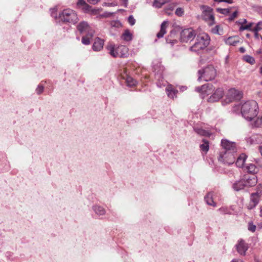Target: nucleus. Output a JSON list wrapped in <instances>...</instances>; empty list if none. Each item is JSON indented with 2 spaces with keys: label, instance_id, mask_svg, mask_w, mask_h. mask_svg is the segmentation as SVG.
<instances>
[{
  "label": "nucleus",
  "instance_id": "obj_1",
  "mask_svg": "<svg viewBox=\"0 0 262 262\" xmlns=\"http://www.w3.org/2000/svg\"><path fill=\"white\" fill-rule=\"evenodd\" d=\"M258 108V105L255 101H248L242 105L241 113L246 119L251 121L257 115Z\"/></svg>",
  "mask_w": 262,
  "mask_h": 262
},
{
  "label": "nucleus",
  "instance_id": "obj_2",
  "mask_svg": "<svg viewBox=\"0 0 262 262\" xmlns=\"http://www.w3.org/2000/svg\"><path fill=\"white\" fill-rule=\"evenodd\" d=\"M210 37L205 33H201L197 35L194 43L189 48L190 51L200 53L205 50L209 45Z\"/></svg>",
  "mask_w": 262,
  "mask_h": 262
},
{
  "label": "nucleus",
  "instance_id": "obj_3",
  "mask_svg": "<svg viewBox=\"0 0 262 262\" xmlns=\"http://www.w3.org/2000/svg\"><path fill=\"white\" fill-rule=\"evenodd\" d=\"M107 49L109 53L113 57H126L128 55V49L125 46H119L116 49L112 44L107 45Z\"/></svg>",
  "mask_w": 262,
  "mask_h": 262
},
{
  "label": "nucleus",
  "instance_id": "obj_4",
  "mask_svg": "<svg viewBox=\"0 0 262 262\" xmlns=\"http://www.w3.org/2000/svg\"><path fill=\"white\" fill-rule=\"evenodd\" d=\"M199 75L198 80L203 78L205 81H210L214 79L216 75V71L214 67L209 65L198 71Z\"/></svg>",
  "mask_w": 262,
  "mask_h": 262
},
{
  "label": "nucleus",
  "instance_id": "obj_5",
  "mask_svg": "<svg viewBox=\"0 0 262 262\" xmlns=\"http://www.w3.org/2000/svg\"><path fill=\"white\" fill-rule=\"evenodd\" d=\"M59 18L64 23L75 24L78 20L76 13L70 9H66L59 14Z\"/></svg>",
  "mask_w": 262,
  "mask_h": 262
},
{
  "label": "nucleus",
  "instance_id": "obj_6",
  "mask_svg": "<svg viewBox=\"0 0 262 262\" xmlns=\"http://www.w3.org/2000/svg\"><path fill=\"white\" fill-rule=\"evenodd\" d=\"M202 18L209 26H211L215 24V18L213 12V9L207 6L203 7Z\"/></svg>",
  "mask_w": 262,
  "mask_h": 262
},
{
  "label": "nucleus",
  "instance_id": "obj_7",
  "mask_svg": "<svg viewBox=\"0 0 262 262\" xmlns=\"http://www.w3.org/2000/svg\"><path fill=\"white\" fill-rule=\"evenodd\" d=\"M195 31L190 28L183 30L180 33V41L182 42H188L192 41L195 37Z\"/></svg>",
  "mask_w": 262,
  "mask_h": 262
},
{
  "label": "nucleus",
  "instance_id": "obj_8",
  "mask_svg": "<svg viewBox=\"0 0 262 262\" xmlns=\"http://www.w3.org/2000/svg\"><path fill=\"white\" fill-rule=\"evenodd\" d=\"M77 30L80 34L85 33L90 36H93L95 33L94 30L85 21L80 22L76 27Z\"/></svg>",
  "mask_w": 262,
  "mask_h": 262
},
{
  "label": "nucleus",
  "instance_id": "obj_9",
  "mask_svg": "<svg viewBox=\"0 0 262 262\" xmlns=\"http://www.w3.org/2000/svg\"><path fill=\"white\" fill-rule=\"evenodd\" d=\"M235 152L222 151L220 154L219 160L224 163L230 165L235 162V156L234 154Z\"/></svg>",
  "mask_w": 262,
  "mask_h": 262
},
{
  "label": "nucleus",
  "instance_id": "obj_10",
  "mask_svg": "<svg viewBox=\"0 0 262 262\" xmlns=\"http://www.w3.org/2000/svg\"><path fill=\"white\" fill-rule=\"evenodd\" d=\"M242 98V93L234 88L230 89L227 94V99L229 102L239 100Z\"/></svg>",
  "mask_w": 262,
  "mask_h": 262
},
{
  "label": "nucleus",
  "instance_id": "obj_11",
  "mask_svg": "<svg viewBox=\"0 0 262 262\" xmlns=\"http://www.w3.org/2000/svg\"><path fill=\"white\" fill-rule=\"evenodd\" d=\"M221 145L225 150L224 151L236 152V144L234 142L223 139L221 141Z\"/></svg>",
  "mask_w": 262,
  "mask_h": 262
},
{
  "label": "nucleus",
  "instance_id": "obj_12",
  "mask_svg": "<svg viewBox=\"0 0 262 262\" xmlns=\"http://www.w3.org/2000/svg\"><path fill=\"white\" fill-rule=\"evenodd\" d=\"M236 248L238 253L241 255H245L246 251L248 250L249 247L248 244L243 239L238 241L236 245Z\"/></svg>",
  "mask_w": 262,
  "mask_h": 262
},
{
  "label": "nucleus",
  "instance_id": "obj_13",
  "mask_svg": "<svg viewBox=\"0 0 262 262\" xmlns=\"http://www.w3.org/2000/svg\"><path fill=\"white\" fill-rule=\"evenodd\" d=\"M196 90L198 92L207 95L212 94L214 91L212 84L209 83L204 84L201 87H198Z\"/></svg>",
  "mask_w": 262,
  "mask_h": 262
},
{
  "label": "nucleus",
  "instance_id": "obj_14",
  "mask_svg": "<svg viewBox=\"0 0 262 262\" xmlns=\"http://www.w3.org/2000/svg\"><path fill=\"white\" fill-rule=\"evenodd\" d=\"M224 91L222 88H218L214 92L213 91L212 95L209 98V102H215L219 101L224 95Z\"/></svg>",
  "mask_w": 262,
  "mask_h": 262
},
{
  "label": "nucleus",
  "instance_id": "obj_15",
  "mask_svg": "<svg viewBox=\"0 0 262 262\" xmlns=\"http://www.w3.org/2000/svg\"><path fill=\"white\" fill-rule=\"evenodd\" d=\"M260 198L258 197L257 195L252 193L250 194V201L247 204V208L249 210H251L255 208L258 204Z\"/></svg>",
  "mask_w": 262,
  "mask_h": 262
},
{
  "label": "nucleus",
  "instance_id": "obj_16",
  "mask_svg": "<svg viewBox=\"0 0 262 262\" xmlns=\"http://www.w3.org/2000/svg\"><path fill=\"white\" fill-rule=\"evenodd\" d=\"M243 180L247 187L255 185L257 182L256 177L254 174L245 176Z\"/></svg>",
  "mask_w": 262,
  "mask_h": 262
},
{
  "label": "nucleus",
  "instance_id": "obj_17",
  "mask_svg": "<svg viewBox=\"0 0 262 262\" xmlns=\"http://www.w3.org/2000/svg\"><path fill=\"white\" fill-rule=\"evenodd\" d=\"M166 91L169 98L173 99L177 97L178 90L173 85L168 84L166 88Z\"/></svg>",
  "mask_w": 262,
  "mask_h": 262
},
{
  "label": "nucleus",
  "instance_id": "obj_18",
  "mask_svg": "<svg viewBox=\"0 0 262 262\" xmlns=\"http://www.w3.org/2000/svg\"><path fill=\"white\" fill-rule=\"evenodd\" d=\"M104 41L100 38H96L95 39L93 45V49L95 51H99L103 47Z\"/></svg>",
  "mask_w": 262,
  "mask_h": 262
},
{
  "label": "nucleus",
  "instance_id": "obj_19",
  "mask_svg": "<svg viewBox=\"0 0 262 262\" xmlns=\"http://www.w3.org/2000/svg\"><path fill=\"white\" fill-rule=\"evenodd\" d=\"M215 194H214L212 192H209L207 194L206 196L205 197V200L206 203L210 206H212L213 207H216V204L214 201V196Z\"/></svg>",
  "mask_w": 262,
  "mask_h": 262
},
{
  "label": "nucleus",
  "instance_id": "obj_20",
  "mask_svg": "<svg viewBox=\"0 0 262 262\" xmlns=\"http://www.w3.org/2000/svg\"><path fill=\"white\" fill-rule=\"evenodd\" d=\"M168 24L169 23L168 21H164L162 23L161 25L160 30L157 34V36L158 38H162L163 37L164 34H166V29L168 27Z\"/></svg>",
  "mask_w": 262,
  "mask_h": 262
},
{
  "label": "nucleus",
  "instance_id": "obj_21",
  "mask_svg": "<svg viewBox=\"0 0 262 262\" xmlns=\"http://www.w3.org/2000/svg\"><path fill=\"white\" fill-rule=\"evenodd\" d=\"M239 42L238 37L236 36L229 37L225 40L226 44L230 46H235Z\"/></svg>",
  "mask_w": 262,
  "mask_h": 262
},
{
  "label": "nucleus",
  "instance_id": "obj_22",
  "mask_svg": "<svg viewBox=\"0 0 262 262\" xmlns=\"http://www.w3.org/2000/svg\"><path fill=\"white\" fill-rule=\"evenodd\" d=\"M247 159V156L242 154L239 156L236 161V165L239 167H243L245 161Z\"/></svg>",
  "mask_w": 262,
  "mask_h": 262
},
{
  "label": "nucleus",
  "instance_id": "obj_23",
  "mask_svg": "<svg viewBox=\"0 0 262 262\" xmlns=\"http://www.w3.org/2000/svg\"><path fill=\"white\" fill-rule=\"evenodd\" d=\"M246 186V184L245 183V181L243 179L238 181L233 185V188L236 191H239L244 189Z\"/></svg>",
  "mask_w": 262,
  "mask_h": 262
},
{
  "label": "nucleus",
  "instance_id": "obj_24",
  "mask_svg": "<svg viewBox=\"0 0 262 262\" xmlns=\"http://www.w3.org/2000/svg\"><path fill=\"white\" fill-rule=\"evenodd\" d=\"M194 129L198 134L202 136L210 137L211 135V134L208 131L204 130L201 128H194Z\"/></svg>",
  "mask_w": 262,
  "mask_h": 262
},
{
  "label": "nucleus",
  "instance_id": "obj_25",
  "mask_svg": "<svg viewBox=\"0 0 262 262\" xmlns=\"http://www.w3.org/2000/svg\"><path fill=\"white\" fill-rule=\"evenodd\" d=\"M202 142L203 144L200 145V149L203 152H204L205 154H206L209 150V141L205 139H203Z\"/></svg>",
  "mask_w": 262,
  "mask_h": 262
},
{
  "label": "nucleus",
  "instance_id": "obj_26",
  "mask_svg": "<svg viewBox=\"0 0 262 262\" xmlns=\"http://www.w3.org/2000/svg\"><path fill=\"white\" fill-rule=\"evenodd\" d=\"M171 0H155L153 2V6L157 8H160L163 5L169 2Z\"/></svg>",
  "mask_w": 262,
  "mask_h": 262
},
{
  "label": "nucleus",
  "instance_id": "obj_27",
  "mask_svg": "<svg viewBox=\"0 0 262 262\" xmlns=\"http://www.w3.org/2000/svg\"><path fill=\"white\" fill-rule=\"evenodd\" d=\"M124 76L125 78V82L128 86H133L136 84V81L128 75L125 74Z\"/></svg>",
  "mask_w": 262,
  "mask_h": 262
},
{
  "label": "nucleus",
  "instance_id": "obj_28",
  "mask_svg": "<svg viewBox=\"0 0 262 262\" xmlns=\"http://www.w3.org/2000/svg\"><path fill=\"white\" fill-rule=\"evenodd\" d=\"M211 32L213 34L221 35L224 33L223 29L220 25H216L211 29Z\"/></svg>",
  "mask_w": 262,
  "mask_h": 262
},
{
  "label": "nucleus",
  "instance_id": "obj_29",
  "mask_svg": "<svg viewBox=\"0 0 262 262\" xmlns=\"http://www.w3.org/2000/svg\"><path fill=\"white\" fill-rule=\"evenodd\" d=\"M122 38L126 41H129L132 39V34L129 30H125L122 35Z\"/></svg>",
  "mask_w": 262,
  "mask_h": 262
},
{
  "label": "nucleus",
  "instance_id": "obj_30",
  "mask_svg": "<svg viewBox=\"0 0 262 262\" xmlns=\"http://www.w3.org/2000/svg\"><path fill=\"white\" fill-rule=\"evenodd\" d=\"M243 60L251 64H254L255 62L254 58L248 55H246L243 56Z\"/></svg>",
  "mask_w": 262,
  "mask_h": 262
},
{
  "label": "nucleus",
  "instance_id": "obj_31",
  "mask_svg": "<svg viewBox=\"0 0 262 262\" xmlns=\"http://www.w3.org/2000/svg\"><path fill=\"white\" fill-rule=\"evenodd\" d=\"M247 171L250 173H255L257 171L256 166L254 164H249L246 167Z\"/></svg>",
  "mask_w": 262,
  "mask_h": 262
},
{
  "label": "nucleus",
  "instance_id": "obj_32",
  "mask_svg": "<svg viewBox=\"0 0 262 262\" xmlns=\"http://www.w3.org/2000/svg\"><path fill=\"white\" fill-rule=\"evenodd\" d=\"M95 212L99 215H103L105 213V210L101 206H95L94 208Z\"/></svg>",
  "mask_w": 262,
  "mask_h": 262
},
{
  "label": "nucleus",
  "instance_id": "obj_33",
  "mask_svg": "<svg viewBox=\"0 0 262 262\" xmlns=\"http://www.w3.org/2000/svg\"><path fill=\"white\" fill-rule=\"evenodd\" d=\"M93 36H90L89 35H88V34H86L85 36H84L82 38V43L84 45H89L90 43V39Z\"/></svg>",
  "mask_w": 262,
  "mask_h": 262
},
{
  "label": "nucleus",
  "instance_id": "obj_34",
  "mask_svg": "<svg viewBox=\"0 0 262 262\" xmlns=\"http://www.w3.org/2000/svg\"><path fill=\"white\" fill-rule=\"evenodd\" d=\"M253 193L260 198L262 195V186L261 185H257L256 187V191Z\"/></svg>",
  "mask_w": 262,
  "mask_h": 262
},
{
  "label": "nucleus",
  "instance_id": "obj_35",
  "mask_svg": "<svg viewBox=\"0 0 262 262\" xmlns=\"http://www.w3.org/2000/svg\"><path fill=\"white\" fill-rule=\"evenodd\" d=\"M252 24L250 23L248 25H241V26L239 27V31H243L245 30H250L251 27H252Z\"/></svg>",
  "mask_w": 262,
  "mask_h": 262
},
{
  "label": "nucleus",
  "instance_id": "obj_36",
  "mask_svg": "<svg viewBox=\"0 0 262 262\" xmlns=\"http://www.w3.org/2000/svg\"><path fill=\"white\" fill-rule=\"evenodd\" d=\"M217 12L223 14H228L230 13V10L229 9H222L217 8Z\"/></svg>",
  "mask_w": 262,
  "mask_h": 262
},
{
  "label": "nucleus",
  "instance_id": "obj_37",
  "mask_svg": "<svg viewBox=\"0 0 262 262\" xmlns=\"http://www.w3.org/2000/svg\"><path fill=\"white\" fill-rule=\"evenodd\" d=\"M84 12L88 13L90 12L91 10V6L85 3V5L82 6L81 8Z\"/></svg>",
  "mask_w": 262,
  "mask_h": 262
},
{
  "label": "nucleus",
  "instance_id": "obj_38",
  "mask_svg": "<svg viewBox=\"0 0 262 262\" xmlns=\"http://www.w3.org/2000/svg\"><path fill=\"white\" fill-rule=\"evenodd\" d=\"M262 124V117H257L254 121V125L255 127H259Z\"/></svg>",
  "mask_w": 262,
  "mask_h": 262
},
{
  "label": "nucleus",
  "instance_id": "obj_39",
  "mask_svg": "<svg viewBox=\"0 0 262 262\" xmlns=\"http://www.w3.org/2000/svg\"><path fill=\"white\" fill-rule=\"evenodd\" d=\"M184 13V10L182 8H178L175 11V14L178 16H182Z\"/></svg>",
  "mask_w": 262,
  "mask_h": 262
},
{
  "label": "nucleus",
  "instance_id": "obj_40",
  "mask_svg": "<svg viewBox=\"0 0 262 262\" xmlns=\"http://www.w3.org/2000/svg\"><path fill=\"white\" fill-rule=\"evenodd\" d=\"M262 30V21L258 22L256 26L252 29V31H259Z\"/></svg>",
  "mask_w": 262,
  "mask_h": 262
},
{
  "label": "nucleus",
  "instance_id": "obj_41",
  "mask_svg": "<svg viewBox=\"0 0 262 262\" xmlns=\"http://www.w3.org/2000/svg\"><path fill=\"white\" fill-rule=\"evenodd\" d=\"M256 227L252 223H249L248 224V230L250 231L254 232L256 230Z\"/></svg>",
  "mask_w": 262,
  "mask_h": 262
},
{
  "label": "nucleus",
  "instance_id": "obj_42",
  "mask_svg": "<svg viewBox=\"0 0 262 262\" xmlns=\"http://www.w3.org/2000/svg\"><path fill=\"white\" fill-rule=\"evenodd\" d=\"M126 74V75H128L127 73V69L126 68H123L122 70H121V72L120 73V77L121 79H125V78L124 77H125L124 76V75Z\"/></svg>",
  "mask_w": 262,
  "mask_h": 262
},
{
  "label": "nucleus",
  "instance_id": "obj_43",
  "mask_svg": "<svg viewBox=\"0 0 262 262\" xmlns=\"http://www.w3.org/2000/svg\"><path fill=\"white\" fill-rule=\"evenodd\" d=\"M128 22L131 25H134L136 23V20L133 15H130L128 18Z\"/></svg>",
  "mask_w": 262,
  "mask_h": 262
},
{
  "label": "nucleus",
  "instance_id": "obj_44",
  "mask_svg": "<svg viewBox=\"0 0 262 262\" xmlns=\"http://www.w3.org/2000/svg\"><path fill=\"white\" fill-rule=\"evenodd\" d=\"M85 2L84 1V0H78L77 3V6L79 8H81V7L82 6H83L85 4Z\"/></svg>",
  "mask_w": 262,
  "mask_h": 262
},
{
  "label": "nucleus",
  "instance_id": "obj_45",
  "mask_svg": "<svg viewBox=\"0 0 262 262\" xmlns=\"http://www.w3.org/2000/svg\"><path fill=\"white\" fill-rule=\"evenodd\" d=\"M238 12L237 11H235L234 12L232 15L230 16V17L229 18V20L232 21L237 16Z\"/></svg>",
  "mask_w": 262,
  "mask_h": 262
},
{
  "label": "nucleus",
  "instance_id": "obj_46",
  "mask_svg": "<svg viewBox=\"0 0 262 262\" xmlns=\"http://www.w3.org/2000/svg\"><path fill=\"white\" fill-rule=\"evenodd\" d=\"M36 91L38 94H41L43 91V86L41 85H39Z\"/></svg>",
  "mask_w": 262,
  "mask_h": 262
},
{
  "label": "nucleus",
  "instance_id": "obj_47",
  "mask_svg": "<svg viewBox=\"0 0 262 262\" xmlns=\"http://www.w3.org/2000/svg\"><path fill=\"white\" fill-rule=\"evenodd\" d=\"M98 12H99L98 10L93 9L92 7H91V10L90 11V12H89V13L91 14L96 15V14H97L98 13Z\"/></svg>",
  "mask_w": 262,
  "mask_h": 262
},
{
  "label": "nucleus",
  "instance_id": "obj_48",
  "mask_svg": "<svg viewBox=\"0 0 262 262\" xmlns=\"http://www.w3.org/2000/svg\"><path fill=\"white\" fill-rule=\"evenodd\" d=\"M215 2H217L219 3L226 2L228 4H232L233 3V0H215Z\"/></svg>",
  "mask_w": 262,
  "mask_h": 262
},
{
  "label": "nucleus",
  "instance_id": "obj_49",
  "mask_svg": "<svg viewBox=\"0 0 262 262\" xmlns=\"http://www.w3.org/2000/svg\"><path fill=\"white\" fill-rule=\"evenodd\" d=\"M253 31L254 32V37H255L256 38L258 39V38H259V37H261V38L262 39V36H261V35H260V34L258 33V31Z\"/></svg>",
  "mask_w": 262,
  "mask_h": 262
},
{
  "label": "nucleus",
  "instance_id": "obj_50",
  "mask_svg": "<svg viewBox=\"0 0 262 262\" xmlns=\"http://www.w3.org/2000/svg\"><path fill=\"white\" fill-rule=\"evenodd\" d=\"M100 0H88V2L92 4H96L98 2H99Z\"/></svg>",
  "mask_w": 262,
  "mask_h": 262
},
{
  "label": "nucleus",
  "instance_id": "obj_51",
  "mask_svg": "<svg viewBox=\"0 0 262 262\" xmlns=\"http://www.w3.org/2000/svg\"><path fill=\"white\" fill-rule=\"evenodd\" d=\"M247 20L246 19H243L242 20H241L238 22V24H241V25H243L247 23Z\"/></svg>",
  "mask_w": 262,
  "mask_h": 262
},
{
  "label": "nucleus",
  "instance_id": "obj_52",
  "mask_svg": "<svg viewBox=\"0 0 262 262\" xmlns=\"http://www.w3.org/2000/svg\"><path fill=\"white\" fill-rule=\"evenodd\" d=\"M112 15V13H105L104 14H102L101 15V17H108L110 16H111Z\"/></svg>",
  "mask_w": 262,
  "mask_h": 262
},
{
  "label": "nucleus",
  "instance_id": "obj_53",
  "mask_svg": "<svg viewBox=\"0 0 262 262\" xmlns=\"http://www.w3.org/2000/svg\"><path fill=\"white\" fill-rule=\"evenodd\" d=\"M178 88L181 91H184L186 90V86H179L178 87Z\"/></svg>",
  "mask_w": 262,
  "mask_h": 262
},
{
  "label": "nucleus",
  "instance_id": "obj_54",
  "mask_svg": "<svg viewBox=\"0 0 262 262\" xmlns=\"http://www.w3.org/2000/svg\"><path fill=\"white\" fill-rule=\"evenodd\" d=\"M239 51L241 52V53H244L245 52V49L244 47H241L239 48Z\"/></svg>",
  "mask_w": 262,
  "mask_h": 262
},
{
  "label": "nucleus",
  "instance_id": "obj_55",
  "mask_svg": "<svg viewBox=\"0 0 262 262\" xmlns=\"http://www.w3.org/2000/svg\"><path fill=\"white\" fill-rule=\"evenodd\" d=\"M231 262H244V261L241 259H235L232 260Z\"/></svg>",
  "mask_w": 262,
  "mask_h": 262
},
{
  "label": "nucleus",
  "instance_id": "obj_56",
  "mask_svg": "<svg viewBox=\"0 0 262 262\" xmlns=\"http://www.w3.org/2000/svg\"><path fill=\"white\" fill-rule=\"evenodd\" d=\"M259 215L262 217V206L260 208Z\"/></svg>",
  "mask_w": 262,
  "mask_h": 262
},
{
  "label": "nucleus",
  "instance_id": "obj_57",
  "mask_svg": "<svg viewBox=\"0 0 262 262\" xmlns=\"http://www.w3.org/2000/svg\"><path fill=\"white\" fill-rule=\"evenodd\" d=\"M259 150L262 155V146H259Z\"/></svg>",
  "mask_w": 262,
  "mask_h": 262
},
{
  "label": "nucleus",
  "instance_id": "obj_58",
  "mask_svg": "<svg viewBox=\"0 0 262 262\" xmlns=\"http://www.w3.org/2000/svg\"><path fill=\"white\" fill-rule=\"evenodd\" d=\"M108 6H115V5L113 3H109V4H108Z\"/></svg>",
  "mask_w": 262,
  "mask_h": 262
},
{
  "label": "nucleus",
  "instance_id": "obj_59",
  "mask_svg": "<svg viewBox=\"0 0 262 262\" xmlns=\"http://www.w3.org/2000/svg\"><path fill=\"white\" fill-rule=\"evenodd\" d=\"M122 1L125 4V6H126L128 0H122Z\"/></svg>",
  "mask_w": 262,
  "mask_h": 262
},
{
  "label": "nucleus",
  "instance_id": "obj_60",
  "mask_svg": "<svg viewBox=\"0 0 262 262\" xmlns=\"http://www.w3.org/2000/svg\"><path fill=\"white\" fill-rule=\"evenodd\" d=\"M260 73L262 75V66L260 68Z\"/></svg>",
  "mask_w": 262,
  "mask_h": 262
},
{
  "label": "nucleus",
  "instance_id": "obj_61",
  "mask_svg": "<svg viewBox=\"0 0 262 262\" xmlns=\"http://www.w3.org/2000/svg\"><path fill=\"white\" fill-rule=\"evenodd\" d=\"M257 138H259V137H260V136H258V135H257Z\"/></svg>",
  "mask_w": 262,
  "mask_h": 262
},
{
  "label": "nucleus",
  "instance_id": "obj_62",
  "mask_svg": "<svg viewBox=\"0 0 262 262\" xmlns=\"http://www.w3.org/2000/svg\"><path fill=\"white\" fill-rule=\"evenodd\" d=\"M261 85H262V81L260 82Z\"/></svg>",
  "mask_w": 262,
  "mask_h": 262
}]
</instances>
